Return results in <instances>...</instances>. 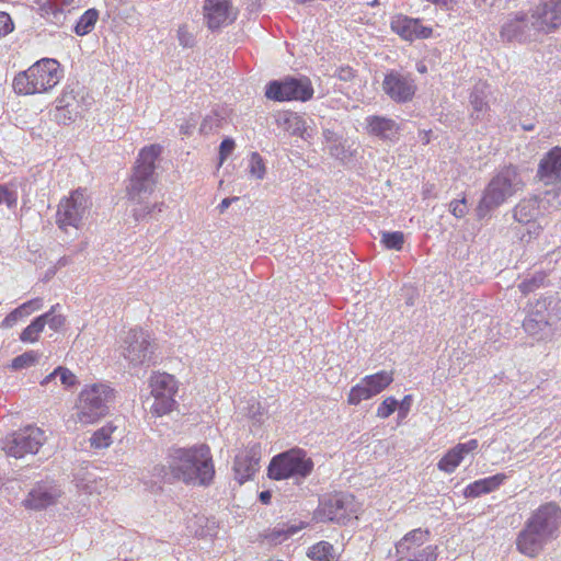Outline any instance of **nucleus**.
I'll list each match as a JSON object with an SVG mask.
<instances>
[{
    "label": "nucleus",
    "instance_id": "nucleus-6",
    "mask_svg": "<svg viewBox=\"0 0 561 561\" xmlns=\"http://www.w3.org/2000/svg\"><path fill=\"white\" fill-rule=\"evenodd\" d=\"M557 299L552 296L542 297L530 306L523 322L525 332L536 341H548L554 336Z\"/></svg>",
    "mask_w": 561,
    "mask_h": 561
},
{
    "label": "nucleus",
    "instance_id": "nucleus-1",
    "mask_svg": "<svg viewBox=\"0 0 561 561\" xmlns=\"http://www.w3.org/2000/svg\"><path fill=\"white\" fill-rule=\"evenodd\" d=\"M561 529V507L547 502L534 510L518 531L516 550L530 559L537 558L546 546L556 540Z\"/></svg>",
    "mask_w": 561,
    "mask_h": 561
},
{
    "label": "nucleus",
    "instance_id": "nucleus-64",
    "mask_svg": "<svg viewBox=\"0 0 561 561\" xmlns=\"http://www.w3.org/2000/svg\"><path fill=\"white\" fill-rule=\"evenodd\" d=\"M259 499L263 504H270L272 499V493L270 491H263L260 493Z\"/></svg>",
    "mask_w": 561,
    "mask_h": 561
},
{
    "label": "nucleus",
    "instance_id": "nucleus-43",
    "mask_svg": "<svg viewBox=\"0 0 561 561\" xmlns=\"http://www.w3.org/2000/svg\"><path fill=\"white\" fill-rule=\"evenodd\" d=\"M545 279H546V274L543 272H537L533 276L525 278L518 285V288L524 295H527V294L536 290L540 286H542L545 283Z\"/></svg>",
    "mask_w": 561,
    "mask_h": 561
},
{
    "label": "nucleus",
    "instance_id": "nucleus-29",
    "mask_svg": "<svg viewBox=\"0 0 561 561\" xmlns=\"http://www.w3.org/2000/svg\"><path fill=\"white\" fill-rule=\"evenodd\" d=\"M542 215L538 196L523 198L513 208L514 220L523 225L531 224Z\"/></svg>",
    "mask_w": 561,
    "mask_h": 561
},
{
    "label": "nucleus",
    "instance_id": "nucleus-18",
    "mask_svg": "<svg viewBox=\"0 0 561 561\" xmlns=\"http://www.w3.org/2000/svg\"><path fill=\"white\" fill-rule=\"evenodd\" d=\"M382 91L396 103L410 102L417 90L415 79L411 73L390 70L382 80Z\"/></svg>",
    "mask_w": 561,
    "mask_h": 561
},
{
    "label": "nucleus",
    "instance_id": "nucleus-46",
    "mask_svg": "<svg viewBox=\"0 0 561 561\" xmlns=\"http://www.w3.org/2000/svg\"><path fill=\"white\" fill-rule=\"evenodd\" d=\"M42 307H43V299L34 298V299H31V300L20 305L14 310L16 311L18 317H20V319H23V318L30 316L31 313L42 309Z\"/></svg>",
    "mask_w": 561,
    "mask_h": 561
},
{
    "label": "nucleus",
    "instance_id": "nucleus-60",
    "mask_svg": "<svg viewBox=\"0 0 561 561\" xmlns=\"http://www.w3.org/2000/svg\"><path fill=\"white\" fill-rule=\"evenodd\" d=\"M20 320V317H18V313L15 310H12L9 314L5 316V318L2 320L0 327L3 329H8L13 327L18 321Z\"/></svg>",
    "mask_w": 561,
    "mask_h": 561
},
{
    "label": "nucleus",
    "instance_id": "nucleus-38",
    "mask_svg": "<svg viewBox=\"0 0 561 561\" xmlns=\"http://www.w3.org/2000/svg\"><path fill=\"white\" fill-rule=\"evenodd\" d=\"M42 318L36 317L20 334L23 343H34L38 341L41 333L44 331Z\"/></svg>",
    "mask_w": 561,
    "mask_h": 561
},
{
    "label": "nucleus",
    "instance_id": "nucleus-20",
    "mask_svg": "<svg viewBox=\"0 0 561 561\" xmlns=\"http://www.w3.org/2000/svg\"><path fill=\"white\" fill-rule=\"evenodd\" d=\"M261 455V445L259 443H250L234 456L232 470L234 479L239 484L253 479L260 469Z\"/></svg>",
    "mask_w": 561,
    "mask_h": 561
},
{
    "label": "nucleus",
    "instance_id": "nucleus-58",
    "mask_svg": "<svg viewBox=\"0 0 561 561\" xmlns=\"http://www.w3.org/2000/svg\"><path fill=\"white\" fill-rule=\"evenodd\" d=\"M14 202V194L10 192L5 185L0 184V205L5 203L8 206H11Z\"/></svg>",
    "mask_w": 561,
    "mask_h": 561
},
{
    "label": "nucleus",
    "instance_id": "nucleus-33",
    "mask_svg": "<svg viewBox=\"0 0 561 561\" xmlns=\"http://www.w3.org/2000/svg\"><path fill=\"white\" fill-rule=\"evenodd\" d=\"M302 524L299 525H289V524H278L272 529H268L265 534V538L273 543H280L284 540L288 539L293 535L297 534L300 529H302Z\"/></svg>",
    "mask_w": 561,
    "mask_h": 561
},
{
    "label": "nucleus",
    "instance_id": "nucleus-10",
    "mask_svg": "<svg viewBox=\"0 0 561 561\" xmlns=\"http://www.w3.org/2000/svg\"><path fill=\"white\" fill-rule=\"evenodd\" d=\"M430 531L415 528L407 533L394 546L396 561H436L438 547L428 543Z\"/></svg>",
    "mask_w": 561,
    "mask_h": 561
},
{
    "label": "nucleus",
    "instance_id": "nucleus-11",
    "mask_svg": "<svg viewBox=\"0 0 561 561\" xmlns=\"http://www.w3.org/2000/svg\"><path fill=\"white\" fill-rule=\"evenodd\" d=\"M91 205L92 203L84 190L72 191L68 197H64L58 204L56 211L57 227L64 232H68L69 228L80 229Z\"/></svg>",
    "mask_w": 561,
    "mask_h": 561
},
{
    "label": "nucleus",
    "instance_id": "nucleus-37",
    "mask_svg": "<svg viewBox=\"0 0 561 561\" xmlns=\"http://www.w3.org/2000/svg\"><path fill=\"white\" fill-rule=\"evenodd\" d=\"M308 557L316 561H335L334 548L327 541H320L310 547Z\"/></svg>",
    "mask_w": 561,
    "mask_h": 561
},
{
    "label": "nucleus",
    "instance_id": "nucleus-36",
    "mask_svg": "<svg viewBox=\"0 0 561 561\" xmlns=\"http://www.w3.org/2000/svg\"><path fill=\"white\" fill-rule=\"evenodd\" d=\"M116 430L113 423H107L93 433L90 438L91 446L94 448H106L112 444V434Z\"/></svg>",
    "mask_w": 561,
    "mask_h": 561
},
{
    "label": "nucleus",
    "instance_id": "nucleus-3",
    "mask_svg": "<svg viewBox=\"0 0 561 561\" xmlns=\"http://www.w3.org/2000/svg\"><path fill=\"white\" fill-rule=\"evenodd\" d=\"M525 186L517 167L510 164L496 172L485 186L477 206V216L482 219L500 207Z\"/></svg>",
    "mask_w": 561,
    "mask_h": 561
},
{
    "label": "nucleus",
    "instance_id": "nucleus-42",
    "mask_svg": "<svg viewBox=\"0 0 561 561\" xmlns=\"http://www.w3.org/2000/svg\"><path fill=\"white\" fill-rule=\"evenodd\" d=\"M39 353L36 351H27L23 354L14 357L11 362V368L13 370H21L35 365L39 359Z\"/></svg>",
    "mask_w": 561,
    "mask_h": 561
},
{
    "label": "nucleus",
    "instance_id": "nucleus-40",
    "mask_svg": "<svg viewBox=\"0 0 561 561\" xmlns=\"http://www.w3.org/2000/svg\"><path fill=\"white\" fill-rule=\"evenodd\" d=\"M59 308V305H54L47 312L44 314L38 316L42 318L43 325L46 324L53 331H58L65 325L66 318L62 314L56 313V309Z\"/></svg>",
    "mask_w": 561,
    "mask_h": 561
},
{
    "label": "nucleus",
    "instance_id": "nucleus-34",
    "mask_svg": "<svg viewBox=\"0 0 561 561\" xmlns=\"http://www.w3.org/2000/svg\"><path fill=\"white\" fill-rule=\"evenodd\" d=\"M462 454L454 446L438 461L437 468L446 473H453L463 460Z\"/></svg>",
    "mask_w": 561,
    "mask_h": 561
},
{
    "label": "nucleus",
    "instance_id": "nucleus-14",
    "mask_svg": "<svg viewBox=\"0 0 561 561\" xmlns=\"http://www.w3.org/2000/svg\"><path fill=\"white\" fill-rule=\"evenodd\" d=\"M358 503L355 496L350 493H335L323 497L316 511V517L321 522H333L337 524H347L356 518Z\"/></svg>",
    "mask_w": 561,
    "mask_h": 561
},
{
    "label": "nucleus",
    "instance_id": "nucleus-57",
    "mask_svg": "<svg viewBox=\"0 0 561 561\" xmlns=\"http://www.w3.org/2000/svg\"><path fill=\"white\" fill-rule=\"evenodd\" d=\"M159 546H154L152 548H142V558L144 557H156L164 551H167V543L163 541H159Z\"/></svg>",
    "mask_w": 561,
    "mask_h": 561
},
{
    "label": "nucleus",
    "instance_id": "nucleus-23",
    "mask_svg": "<svg viewBox=\"0 0 561 561\" xmlns=\"http://www.w3.org/2000/svg\"><path fill=\"white\" fill-rule=\"evenodd\" d=\"M56 102L54 118L59 125L71 124L80 116L83 110L79 100L78 85H66Z\"/></svg>",
    "mask_w": 561,
    "mask_h": 561
},
{
    "label": "nucleus",
    "instance_id": "nucleus-8",
    "mask_svg": "<svg viewBox=\"0 0 561 561\" xmlns=\"http://www.w3.org/2000/svg\"><path fill=\"white\" fill-rule=\"evenodd\" d=\"M113 390L104 383L85 386L79 393L76 410L80 423L91 424L108 413Z\"/></svg>",
    "mask_w": 561,
    "mask_h": 561
},
{
    "label": "nucleus",
    "instance_id": "nucleus-22",
    "mask_svg": "<svg viewBox=\"0 0 561 561\" xmlns=\"http://www.w3.org/2000/svg\"><path fill=\"white\" fill-rule=\"evenodd\" d=\"M530 12L542 35L553 33L561 26V0H539Z\"/></svg>",
    "mask_w": 561,
    "mask_h": 561
},
{
    "label": "nucleus",
    "instance_id": "nucleus-51",
    "mask_svg": "<svg viewBox=\"0 0 561 561\" xmlns=\"http://www.w3.org/2000/svg\"><path fill=\"white\" fill-rule=\"evenodd\" d=\"M449 210L457 218L465 217L468 213L466 198L451 201L449 203Z\"/></svg>",
    "mask_w": 561,
    "mask_h": 561
},
{
    "label": "nucleus",
    "instance_id": "nucleus-50",
    "mask_svg": "<svg viewBox=\"0 0 561 561\" xmlns=\"http://www.w3.org/2000/svg\"><path fill=\"white\" fill-rule=\"evenodd\" d=\"M178 39L181 46L191 48L195 45L196 41L194 35L188 31L187 25H181L178 30Z\"/></svg>",
    "mask_w": 561,
    "mask_h": 561
},
{
    "label": "nucleus",
    "instance_id": "nucleus-15",
    "mask_svg": "<svg viewBox=\"0 0 561 561\" xmlns=\"http://www.w3.org/2000/svg\"><path fill=\"white\" fill-rule=\"evenodd\" d=\"M65 492L61 484L53 478L46 477L32 484L21 506L26 511L42 512L57 505Z\"/></svg>",
    "mask_w": 561,
    "mask_h": 561
},
{
    "label": "nucleus",
    "instance_id": "nucleus-9",
    "mask_svg": "<svg viewBox=\"0 0 561 561\" xmlns=\"http://www.w3.org/2000/svg\"><path fill=\"white\" fill-rule=\"evenodd\" d=\"M156 344L150 333L141 328H131L123 339L122 356L133 367H150L156 364Z\"/></svg>",
    "mask_w": 561,
    "mask_h": 561
},
{
    "label": "nucleus",
    "instance_id": "nucleus-56",
    "mask_svg": "<svg viewBox=\"0 0 561 561\" xmlns=\"http://www.w3.org/2000/svg\"><path fill=\"white\" fill-rule=\"evenodd\" d=\"M479 446V442L476 438L469 439L466 443H459L456 445V447L459 449V451L465 457L467 454L474 451Z\"/></svg>",
    "mask_w": 561,
    "mask_h": 561
},
{
    "label": "nucleus",
    "instance_id": "nucleus-12",
    "mask_svg": "<svg viewBox=\"0 0 561 561\" xmlns=\"http://www.w3.org/2000/svg\"><path fill=\"white\" fill-rule=\"evenodd\" d=\"M311 80L306 76H287L280 80L270 81L265 87V96L276 102H307L313 98Z\"/></svg>",
    "mask_w": 561,
    "mask_h": 561
},
{
    "label": "nucleus",
    "instance_id": "nucleus-53",
    "mask_svg": "<svg viewBox=\"0 0 561 561\" xmlns=\"http://www.w3.org/2000/svg\"><path fill=\"white\" fill-rule=\"evenodd\" d=\"M528 225H529V228L520 237V240L523 242H530V240L538 238L543 229L541 225L536 224L535 221H533L531 224H528Z\"/></svg>",
    "mask_w": 561,
    "mask_h": 561
},
{
    "label": "nucleus",
    "instance_id": "nucleus-24",
    "mask_svg": "<svg viewBox=\"0 0 561 561\" xmlns=\"http://www.w3.org/2000/svg\"><path fill=\"white\" fill-rule=\"evenodd\" d=\"M366 133L381 141L397 142L401 131V125L387 116L369 115L365 118Z\"/></svg>",
    "mask_w": 561,
    "mask_h": 561
},
{
    "label": "nucleus",
    "instance_id": "nucleus-44",
    "mask_svg": "<svg viewBox=\"0 0 561 561\" xmlns=\"http://www.w3.org/2000/svg\"><path fill=\"white\" fill-rule=\"evenodd\" d=\"M33 7L39 12L42 16L48 18L54 15L55 18L61 13L56 0H32Z\"/></svg>",
    "mask_w": 561,
    "mask_h": 561
},
{
    "label": "nucleus",
    "instance_id": "nucleus-48",
    "mask_svg": "<svg viewBox=\"0 0 561 561\" xmlns=\"http://www.w3.org/2000/svg\"><path fill=\"white\" fill-rule=\"evenodd\" d=\"M398 408V401L393 397L386 398L377 409V416L380 419L389 417Z\"/></svg>",
    "mask_w": 561,
    "mask_h": 561
},
{
    "label": "nucleus",
    "instance_id": "nucleus-61",
    "mask_svg": "<svg viewBox=\"0 0 561 561\" xmlns=\"http://www.w3.org/2000/svg\"><path fill=\"white\" fill-rule=\"evenodd\" d=\"M196 121L190 119L186 123L180 125V133L184 136H190L195 128Z\"/></svg>",
    "mask_w": 561,
    "mask_h": 561
},
{
    "label": "nucleus",
    "instance_id": "nucleus-17",
    "mask_svg": "<svg viewBox=\"0 0 561 561\" xmlns=\"http://www.w3.org/2000/svg\"><path fill=\"white\" fill-rule=\"evenodd\" d=\"M153 403L151 413L156 416H162L170 413L176 401L178 381L174 376L167 373H153L149 379Z\"/></svg>",
    "mask_w": 561,
    "mask_h": 561
},
{
    "label": "nucleus",
    "instance_id": "nucleus-59",
    "mask_svg": "<svg viewBox=\"0 0 561 561\" xmlns=\"http://www.w3.org/2000/svg\"><path fill=\"white\" fill-rule=\"evenodd\" d=\"M411 404H412V396H410V394L405 396L400 403L398 402L399 415L404 417L408 414V412L410 411Z\"/></svg>",
    "mask_w": 561,
    "mask_h": 561
},
{
    "label": "nucleus",
    "instance_id": "nucleus-54",
    "mask_svg": "<svg viewBox=\"0 0 561 561\" xmlns=\"http://www.w3.org/2000/svg\"><path fill=\"white\" fill-rule=\"evenodd\" d=\"M14 28L10 15L5 12H0V38L10 34Z\"/></svg>",
    "mask_w": 561,
    "mask_h": 561
},
{
    "label": "nucleus",
    "instance_id": "nucleus-47",
    "mask_svg": "<svg viewBox=\"0 0 561 561\" xmlns=\"http://www.w3.org/2000/svg\"><path fill=\"white\" fill-rule=\"evenodd\" d=\"M55 375L59 377L61 385H64L66 389L72 388L78 383L77 376L66 367H57Z\"/></svg>",
    "mask_w": 561,
    "mask_h": 561
},
{
    "label": "nucleus",
    "instance_id": "nucleus-19",
    "mask_svg": "<svg viewBox=\"0 0 561 561\" xmlns=\"http://www.w3.org/2000/svg\"><path fill=\"white\" fill-rule=\"evenodd\" d=\"M393 381V374L380 370L374 375L365 376L357 385L353 386L347 396V403L358 405L362 401L369 400L382 392Z\"/></svg>",
    "mask_w": 561,
    "mask_h": 561
},
{
    "label": "nucleus",
    "instance_id": "nucleus-16",
    "mask_svg": "<svg viewBox=\"0 0 561 561\" xmlns=\"http://www.w3.org/2000/svg\"><path fill=\"white\" fill-rule=\"evenodd\" d=\"M541 35L542 33L535 25V19L524 11L508 14L500 31L502 41L507 43L537 42Z\"/></svg>",
    "mask_w": 561,
    "mask_h": 561
},
{
    "label": "nucleus",
    "instance_id": "nucleus-52",
    "mask_svg": "<svg viewBox=\"0 0 561 561\" xmlns=\"http://www.w3.org/2000/svg\"><path fill=\"white\" fill-rule=\"evenodd\" d=\"M236 144L231 138H226L221 141L219 146V161L220 164L232 153L234 150Z\"/></svg>",
    "mask_w": 561,
    "mask_h": 561
},
{
    "label": "nucleus",
    "instance_id": "nucleus-26",
    "mask_svg": "<svg viewBox=\"0 0 561 561\" xmlns=\"http://www.w3.org/2000/svg\"><path fill=\"white\" fill-rule=\"evenodd\" d=\"M322 137L325 149L332 158L343 163L350 162L354 158L355 150L343 135L333 129L323 128Z\"/></svg>",
    "mask_w": 561,
    "mask_h": 561
},
{
    "label": "nucleus",
    "instance_id": "nucleus-30",
    "mask_svg": "<svg viewBox=\"0 0 561 561\" xmlns=\"http://www.w3.org/2000/svg\"><path fill=\"white\" fill-rule=\"evenodd\" d=\"M489 93V87L485 83L476 84L470 93L469 101L472 107L470 117L473 122L483 121L490 112V105L488 102Z\"/></svg>",
    "mask_w": 561,
    "mask_h": 561
},
{
    "label": "nucleus",
    "instance_id": "nucleus-62",
    "mask_svg": "<svg viewBox=\"0 0 561 561\" xmlns=\"http://www.w3.org/2000/svg\"><path fill=\"white\" fill-rule=\"evenodd\" d=\"M238 201V197H226L218 205V210L220 214L225 213L226 209L232 204V202Z\"/></svg>",
    "mask_w": 561,
    "mask_h": 561
},
{
    "label": "nucleus",
    "instance_id": "nucleus-45",
    "mask_svg": "<svg viewBox=\"0 0 561 561\" xmlns=\"http://www.w3.org/2000/svg\"><path fill=\"white\" fill-rule=\"evenodd\" d=\"M249 170L252 176L262 180L265 176L266 168L263 158L257 152H252L249 163Z\"/></svg>",
    "mask_w": 561,
    "mask_h": 561
},
{
    "label": "nucleus",
    "instance_id": "nucleus-4",
    "mask_svg": "<svg viewBox=\"0 0 561 561\" xmlns=\"http://www.w3.org/2000/svg\"><path fill=\"white\" fill-rule=\"evenodd\" d=\"M64 77V69L54 58H43L13 79V90L21 95L45 93L55 88Z\"/></svg>",
    "mask_w": 561,
    "mask_h": 561
},
{
    "label": "nucleus",
    "instance_id": "nucleus-32",
    "mask_svg": "<svg viewBox=\"0 0 561 561\" xmlns=\"http://www.w3.org/2000/svg\"><path fill=\"white\" fill-rule=\"evenodd\" d=\"M547 188L538 195L542 214H550L561 208V184H549Z\"/></svg>",
    "mask_w": 561,
    "mask_h": 561
},
{
    "label": "nucleus",
    "instance_id": "nucleus-39",
    "mask_svg": "<svg viewBox=\"0 0 561 561\" xmlns=\"http://www.w3.org/2000/svg\"><path fill=\"white\" fill-rule=\"evenodd\" d=\"M224 121L225 117L215 110L203 119L199 131L204 135L213 134L221 128Z\"/></svg>",
    "mask_w": 561,
    "mask_h": 561
},
{
    "label": "nucleus",
    "instance_id": "nucleus-2",
    "mask_svg": "<svg viewBox=\"0 0 561 561\" xmlns=\"http://www.w3.org/2000/svg\"><path fill=\"white\" fill-rule=\"evenodd\" d=\"M167 468L163 479L186 484L208 485L215 476L210 448L206 444L170 450Z\"/></svg>",
    "mask_w": 561,
    "mask_h": 561
},
{
    "label": "nucleus",
    "instance_id": "nucleus-27",
    "mask_svg": "<svg viewBox=\"0 0 561 561\" xmlns=\"http://www.w3.org/2000/svg\"><path fill=\"white\" fill-rule=\"evenodd\" d=\"M159 542L152 538H145L139 535L128 536L118 548V559L134 561L142 559V548H152Z\"/></svg>",
    "mask_w": 561,
    "mask_h": 561
},
{
    "label": "nucleus",
    "instance_id": "nucleus-55",
    "mask_svg": "<svg viewBox=\"0 0 561 561\" xmlns=\"http://www.w3.org/2000/svg\"><path fill=\"white\" fill-rule=\"evenodd\" d=\"M334 77H336L341 81H352L355 78V71L350 66H342L336 69Z\"/></svg>",
    "mask_w": 561,
    "mask_h": 561
},
{
    "label": "nucleus",
    "instance_id": "nucleus-25",
    "mask_svg": "<svg viewBox=\"0 0 561 561\" xmlns=\"http://www.w3.org/2000/svg\"><path fill=\"white\" fill-rule=\"evenodd\" d=\"M391 30L405 41L416 38H428L433 30L424 26L419 19H412L407 15H398L391 21Z\"/></svg>",
    "mask_w": 561,
    "mask_h": 561
},
{
    "label": "nucleus",
    "instance_id": "nucleus-21",
    "mask_svg": "<svg viewBox=\"0 0 561 561\" xmlns=\"http://www.w3.org/2000/svg\"><path fill=\"white\" fill-rule=\"evenodd\" d=\"M203 19L206 26L215 32L233 23L237 12L231 0H204Z\"/></svg>",
    "mask_w": 561,
    "mask_h": 561
},
{
    "label": "nucleus",
    "instance_id": "nucleus-28",
    "mask_svg": "<svg viewBox=\"0 0 561 561\" xmlns=\"http://www.w3.org/2000/svg\"><path fill=\"white\" fill-rule=\"evenodd\" d=\"M507 476L505 473H496L483 479L476 480L469 483L463 489V496L466 499H476L484 494L496 491L506 481Z\"/></svg>",
    "mask_w": 561,
    "mask_h": 561
},
{
    "label": "nucleus",
    "instance_id": "nucleus-31",
    "mask_svg": "<svg viewBox=\"0 0 561 561\" xmlns=\"http://www.w3.org/2000/svg\"><path fill=\"white\" fill-rule=\"evenodd\" d=\"M277 125L291 136H297L305 140L311 137V134L308 131L305 118L297 113L285 112L280 114L277 117Z\"/></svg>",
    "mask_w": 561,
    "mask_h": 561
},
{
    "label": "nucleus",
    "instance_id": "nucleus-49",
    "mask_svg": "<svg viewBox=\"0 0 561 561\" xmlns=\"http://www.w3.org/2000/svg\"><path fill=\"white\" fill-rule=\"evenodd\" d=\"M164 207V204L163 203H154L153 205L149 206V205H142L139 204V207H136L134 210H133V214H134V218L136 220H141L144 219L147 215H150L153 210H158V211H162Z\"/></svg>",
    "mask_w": 561,
    "mask_h": 561
},
{
    "label": "nucleus",
    "instance_id": "nucleus-13",
    "mask_svg": "<svg viewBox=\"0 0 561 561\" xmlns=\"http://www.w3.org/2000/svg\"><path fill=\"white\" fill-rule=\"evenodd\" d=\"M46 440L47 436L42 428L27 425L8 434L2 440V449L8 456L20 459L37 454Z\"/></svg>",
    "mask_w": 561,
    "mask_h": 561
},
{
    "label": "nucleus",
    "instance_id": "nucleus-35",
    "mask_svg": "<svg viewBox=\"0 0 561 561\" xmlns=\"http://www.w3.org/2000/svg\"><path fill=\"white\" fill-rule=\"evenodd\" d=\"M99 19V12L95 9L87 10L77 21L73 32L79 36L89 34L95 26Z\"/></svg>",
    "mask_w": 561,
    "mask_h": 561
},
{
    "label": "nucleus",
    "instance_id": "nucleus-5",
    "mask_svg": "<svg viewBox=\"0 0 561 561\" xmlns=\"http://www.w3.org/2000/svg\"><path fill=\"white\" fill-rule=\"evenodd\" d=\"M161 152L162 147L160 145L146 146L139 151L127 185V196L131 202L139 205L144 198L154 191L157 182L154 176L156 161Z\"/></svg>",
    "mask_w": 561,
    "mask_h": 561
},
{
    "label": "nucleus",
    "instance_id": "nucleus-7",
    "mask_svg": "<svg viewBox=\"0 0 561 561\" xmlns=\"http://www.w3.org/2000/svg\"><path fill=\"white\" fill-rule=\"evenodd\" d=\"M314 468L313 460L302 448L295 447L274 456L268 466V477L274 480L306 479Z\"/></svg>",
    "mask_w": 561,
    "mask_h": 561
},
{
    "label": "nucleus",
    "instance_id": "nucleus-41",
    "mask_svg": "<svg viewBox=\"0 0 561 561\" xmlns=\"http://www.w3.org/2000/svg\"><path fill=\"white\" fill-rule=\"evenodd\" d=\"M404 241H405L404 233L401 231H393V232L382 231L381 232L380 242L388 250H396V251L402 250Z\"/></svg>",
    "mask_w": 561,
    "mask_h": 561
},
{
    "label": "nucleus",
    "instance_id": "nucleus-63",
    "mask_svg": "<svg viewBox=\"0 0 561 561\" xmlns=\"http://www.w3.org/2000/svg\"><path fill=\"white\" fill-rule=\"evenodd\" d=\"M72 262H73L72 256H70V255H64V256H61V257L57 261V263H56V268H61V267H64V266H67V265L71 264Z\"/></svg>",
    "mask_w": 561,
    "mask_h": 561
}]
</instances>
